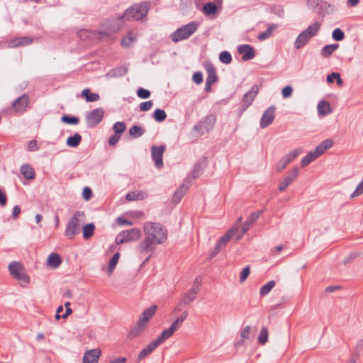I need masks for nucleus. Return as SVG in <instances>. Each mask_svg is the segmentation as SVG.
Segmentation results:
<instances>
[{
    "label": "nucleus",
    "instance_id": "24",
    "mask_svg": "<svg viewBox=\"0 0 363 363\" xmlns=\"http://www.w3.org/2000/svg\"><path fill=\"white\" fill-rule=\"evenodd\" d=\"M85 214L82 212H76L69 221L67 227H79L81 223L84 220Z\"/></svg>",
    "mask_w": 363,
    "mask_h": 363
},
{
    "label": "nucleus",
    "instance_id": "14",
    "mask_svg": "<svg viewBox=\"0 0 363 363\" xmlns=\"http://www.w3.org/2000/svg\"><path fill=\"white\" fill-rule=\"evenodd\" d=\"M165 150L164 145L156 146L153 145L151 147V156L155 162V165L158 169H160L163 167V154Z\"/></svg>",
    "mask_w": 363,
    "mask_h": 363
},
{
    "label": "nucleus",
    "instance_id": "48",
    "mask_svg": "<svg viewBox=\"0 0 363 363\" xmlns=\"http://www.w3.org/2000/svg\"><path fill=\"white\" fill-rule=\"evenodd\" d=\"M332 37L335 40L340 41L345 38V33L340 28H335L333 32Z\"/></svg>",
    "mask_w": 363,
    "mask_h": 363
},
{
    "label": "nucleus",
    "instance_id": "59",
    "mask_svg": "<svg viewBox=\"0 0 363 363\" xmlns=\"http://www.w3.org/2000/svg\"><path fill=\"white\" fill-rule=\"evenodd\" d=\"M193 80L197 84H201L203 81L202 73L200 72H195L193 75Z\"/></svg>",
    "mask_w": 363,
    "mask_h": 363
},
{
    "label": "nucleus",
    "instance_id": "10",
    "mask_svg": "<svg viewBox=\"0 0 363 363\" xmlns=\"http://www.w3.org/2000/svg\"><path fill=\"white\" fill-rule=\"evenodd\" d=\"M240 228H230L226 233L223 235L217 242V244L223 249L228 242L233 238L235 237V240H239L242 238L244 234L247 232L248 228H241V230L236 235L237 232Z\"/></svg>",
    "mask_w": 363,
    "mask_h": 363
},
{
    "label": "nucleus",
    "instance_id": "18",
    "mask_svg": "<svg viewBox=\"0 0 363 363\" xmlns=\"http://www.w3.org/2000/svg\"><path fill=\"white\" fill-rule=\"evenodd\" d=\"M101 354L100 349H92L86 351L83 357V363H98Z\"/></svg>",
    "mask_w": 363,
    "mask_h": 363
},
{
    "label": "nucleus",
    "instance_id": "33",
    "mask_svg": "<svg viewBox=\"0 0 363 363\" xmlns=\"http://www.w3.org/2000/svg\"><path fill=\"white\" fill-rule=\"evenodd\" d=\"M120 256V253L117 252L110 259L108 267V272L109 275H111L113 273L114 269L116 268V264L118 262Z\"/></svg>",
    "mask_w": 363,
    "mask_h": 363
},
{
    "label": "nucleus",
    "instance_id": "25",
    "mask_svg": "<svg viewBox=\"0 0 363 363\" xmlns=\"http://www.w3.org/2000/svg\"><path fill=\"white\" fill-rule=\"evenodd\" d=\"M21 172L27 179H33L35 177V173L33 168L27 164H23L21 166Z\"/></svg>",
    "mask_w": 363,
    "mask_h": 363
},
{
    "label": "nucleus",
    "instance_id": "39",
    "mask_svg": "<svg viewBox=\"0 0 363 363\" xmlns=\"http://www.w3.org/2000/svg\"><path fill=\"white\" fill-rule=\"evenodd\" d=\"M277 28L276 25H271L265 31L262 32L259 34L257 38L260 40H264L269 38L272 34L274 29Z\"/></svg>",
    "mask_w": 363,
    "mask_h": 363
},
{
    "label": "nucleus",
    "instance_id": "64",
    "mask_svg": "<svg viewBox=\"0 0 363 363\" xmlns=\"http://www.w3.org/2000/svg\"><path fill=\"white\" fill-rule=\"evenodd\" d=\"M28 150L30 151H35L38 150V143L35 140H32L29 142Z\"/></svg>",
    "mask_w": 363,
    "mask_h": 363
},
{
    "label": "nucleus",
    "instance_id": "47",
    "mask_svg": "<svg viewBox=\"0 0 363 363\" xmlns=\"http://www.w3.org/2000/svg\"><path fill=\"white\" fill-rule=\"evenodd\" d=\"M301 150H294L289 153H288L284 158L287 161V162L289 164L294 159H296L298 155L301 153Z\"/></svg>",
    "mask_w": 363,
    "mask_h": 363
},
{
    "label": "nucleus",
    "instance_id": "49",
    "mask_svg": "<svg viewBox=\"0 0 363 363\" xmlns=\"http://www.w3.org/2000/svg\"><path fill=\"white\" fill-rule=\"evenodd\" d=\"M137 94L140 99H147L150 96V91L143 88H139L137 91Z\"/></svg>",
    "mask_w": 363,
    "mask_h": 363
},
{
    "label": "nucleus",
    "instance_id": "60",
    "mask_svg": "<svg viewBox=\"0 0 363 363\" xmlns=\"http://www.w3.org/2000/svg\"><path fill=\"white\" fill-rule=\"evenodd\" d=\"M91 194H92V191L91 190L90 188L89 187H85L84 189H83V198L86 200V201H88L91 199Z\"/></svg>",
    "mask_w": 363,
    "mask_h": 363
},
{
    "label": "nucleus",
    "instance_id": "46",
    "mask_svg": "<svg viewBox=\"0 0 363 363\" xmlns=\"http://www.w3.org/2000/svg\"><path fill=\"white\" fill-rule=\"evenodd\" d=\"M81 228H66L65 231V236L69 239H73L75 235L80 233Z\"/></svg>",
    "mask_w": 363,
    "mask_h": 363
},
{
    "label": "nucleus",
    "instance_id": "53",
    "mask_svg": "<svg viewBox=\"0 0 363 363\" xmlns=\"http://www.w3.org/2000/svg\"><path fill=\"white\" fill-rule=\"evenodd\" d=\"M293 92V89L291 86H286L283 88L281 91V94L284 98H287L291 96Z\"/></svg>",
    "mask_w": 363,
    "mask_h": 363
},
{
    "label": "nucleus",
    "instance_id": "26",
    "mask_svg": "<svg viewBox=\"0 0 363 363\" xmlns=\"http://www.w3.org/2000/svg\"><path fill=\"white\" fill-rule=\"evenodd\" d=\"M318 113L321 116H326L332 112L330 104L326 101L319 102L318 105Z\"/></svg>",
    "mask_w": 363,
    "mask_h": 363
},
{
    "label": "nucleus",
    "instance_id": "13",
    "mask_svg": "<svg viewBox=\"0 0 363 363\" xmlns=\"http://www.w3.org/2000/svg\"><path fill=\"white\" fill-rule=\"evenodd\" d=\"M259 92V86L257 85H253L250 90L248 91L242 97L241 100V106L242 108V111H245L247 108H248L254 99L257 96Z\"/></svg>",
    "mask_w": 363,
    "mask_h": 363
},
{
    "label": "nucleus",
    "instance_id": "6",
    "mask_svg": "<svg viewBox=\"0 0 363 363\" xmlns=\"http://www.w3.org/2000/svg\"><path fill=\"white\" fill-rule=\"evenodd\" d=\"M9 269L11 275L18 280L21 286H26L30 283V278L26 273L25 268L21 262H11L9 266Z\"/></svg>",
    "mask_w": 363,
    "mask_h": 363
},
{
    "label": "nucleus",
    "instance_id": "4",
    "mask_svg": "<svg viewBox=\"0 0 363 363\" xmlns=\"http://www.w3.org/2000/svg\"><path fill=\"white\" fill-rule=\"evenodd\" d=\"M198 26V23L196 22H191L186 25L181 26L172 33V40L174 43H177L187 39L196 31Z\"/></svg>",
    "mask_w": 363,
    "mask_h": 363
},
{
    "label": "nucleus",
    "instance_id": "11",
    "mask_svg": "<svg viewBox=\"0 0 363 363\" xmlns=\"http://www.w3.org/2000/svg\"><path fill=\"white\" fill-rule=\"evenodd\" d=\"M104 117V110L97 108L89 112L86 116V123L88 128H93L99 124Z\"/></svg>",
    "mask_w": 363,
    "mask_h": 363
},
{
    "label": "nucleus",
    "instance_id": "37",
    "mask_svg": "<svg viewBox=\"0 0 363 363\" xmlns=\"http://www.w3.org/2000/svg\"><path fill=\"white\" fill-rule=\"evenodd\" d=\"M217 6L214 3L208 2L203 6V12L206 15H211L216 13Z\"/></svg>",
    "mask_w": 363,
    "mask_h": 363
},
{
    "label": "nucleus",
    "instance_id": "55",
    "mask_svg": "<svg viewBox=\"0 0 363 363\" xmlns=\"http://www.w3.org/2000/svg\"><path fill=\"white\" fill-rule=\"evenodd\" d=\"M116 223L119 225H133V223L131 221L125 219L123 217H118L116 219Z\"/></svg>",
    "mask_w": 363,
    "mask_h": 363
},
{
    "label": "nucleus",
    "instance_id": "7",
    "mask_svg": "<svg viewBox=\"0 0 363 363\" xmlns=\"http://www.w3.org/2000/svg\"><path fill=\"white\" fill-rule=\"evenodd\" d=\"M142 235L140 228H130L121 232L116 238V245L133 242L138 240Z\"/></svg>",
    "mask_w": 363,
    "mask_h": 363
},
{
    "label": "nucleus",
    "instance_id": "1",
    "mask_svg": "<svg viewBox=\"0 0 363 363\" xmlns=\"http://www.w3.org/2000/svg\"><path fill=\"white\" fill-rule=\"evenodd\" d=\"M144 232L145 238L138 246V251L140 254H147L152 251V245L162 243L167 238L165 228H144Z\"/></svg>",
    "mask_w": 363,
    "mask_h": 363
},
{
    "label": "nucleus",
    "instance_id": "20",
    "mask_svg": "<svg viewBox=\"0 0 363 363\" xmlns=\"http://www.w3.org/2000/svg\"><path fill=\"white\" fill-rule=\"evenodd\" d=\"M238 50L242 55V60L244 61L252 60L255 57V51L249 45H240Z\"/></svg>",
    "mask_w": 363,
    "mask_h": 363
},
{
    "label": "nucleus",
    "instance_id": "32",
    "mask_svg": "<svg viewBox=\"0 0 363 363\" xmlns=\"http://www.w3.org/2000/svg\"><path fill=\"white\" fill-rule=\"evenodd\" d=\"M82 139V136L79 133H75L74 135L67 138L66 144L70 147H76L80 144Z\"/></svg>",
    "mask_w": 363,
    "mask_h": 363
},
{
    "label": "nucleus",
    "instance_id": "34",
    "mask_svg": "<svg viewBox=\"0 0 363 363\" xmlns=\"http://www.w3.org/2000/svg\"><path fill=\"white\" fill-rule=\"evenodd\" d=\"M121 28V26L117 24L116 26H113L109 31H99V38L101 40H104L106 38H108L111 34L118 32Z\"/></svg>",
    "mask_w": 363,
    "mask_h": 363
},
{
    "label": "nucleus",
    "instance_id": "5",
    "mask_svg": "<svg viewBox=\"0 0 363 363\" xmlns=\"http://www.w3.org/2000/svg\"><path fill=\"white\" fill-rule=\"evenodd\" d=\"M320 25L318 22H315L309 26L305 30L302 31L297 37L294 43L296 49L303 48L308 40L315 36L318 32Z\"/></svg>",
    "mask_w": 363,
    "mask_h": 363
},
{
    "label": "nucleus",
    "instance_id": "16",
    "mask_svg": "<svg viewBox=\"0 0 363 363\" xmlns=\"http://www.w3.org/2000/svg\"><path fill=\"white\" fill-rule=\"evenodd\" d=\"M298 175V169L297 167L293 168L289 173V174L285 177L281 182H280L279 185V190L280 191H284L287 189V187L294 182Z\"/></svg>",
    "mask_w": 363,
    "mask_h": 363
},
{
    "label": "nucleus",
    "instance_id": "22",
    "mask_svg": "<svg viewBox=\"0 0 363 363\" xmlns=\"http://www.w3.org/2000/svg\"><path fill=\"white\" fill-rule=\"evenodd\" d=\"M204 66L208 74L206 82H208V83L211 82L212 84L215 83L218 80L215 67L211 62L205 63Z\"/></svg>",
    "mask_w": 363,
    "mask_h": 363
},
{
    "label": "nucleus",
    "instance_id": "38",
    "mask_svg": "<svg viewBox=\"0 0 363 363\" xmlns=\"http://www.w3.org/2000/svg\"><path fill=\"white\" fill-rule=\"evenodd\" d=\"M268 335L269 333L267 328L262 327L258 336V342L262 345H265L268 340Z\"/></svg>",
    "mask_w": 363,
    "mask_h": 363
},
{
    "label": "nucleus",
    "instance_id": "52",
    "mask_svg": "<svg viewBox=\"0 0 363 363\" xmlns=\"http://www.w3.org/2000/svg\"><path fill=\"white\" fill-rule=\"evenodd\" d=\"M250 274V267H245L240 272V281L244 282Z\"/></svg>",
    "mask_w": 363,
    "mask_h": 363
},
{
    "label": "nucleus",
    "instance_id": "63",
    "mask_svg": "<svg viewBox=\"0 0 363 363\" xmlns=\"http://www.w3.org/2000/svg\"><path fill=\"white\" fill-rule=\"evenodd\" d=\"M320 145L323 147L325 150L330 148L333 145V141L332 140H325L320 143Z\"/></svg>",
    "mask_w": 363,
    "mask_h": 363
},
{
    "label": "nucleus",
    "instance_id": "41",
    "mask_svg": "<svg viewBox=\"0 0 363 363\" xmlns=\"http://www.w3.org/2000/svg\"><path fill=\"white\" fill-rule=\"evenodd\" d=\"M261 213V211L252 213L245 221L246 227H250V225H253Z\"/></svg>",
    "mask_w": 363,
    "mask_h": 363
},
{
    "label": "nucleus",
    "instance_id": "27",
    "mask_svg": "<svg viewBox=\"0 0 363 363\" xmlns=\"http://www.w3.org/2000/svg\"><path fill=\"white\" fill-rule=\"evenodd\" d=\"M146 197V194L142 191H133L128 193L125 198L128 201L143 200Z\"/></svg>",
    "mask_w": 363,
    "mask_h": 363
},
{
    "label": "nucleus",
    "instance_id": "12",
    "mask_svg": "<svg viewBox=\"0 0 363 363\" xmlns=\"http://www.w3.org/2000/svg\"><path fill=\"white\" fill-rule=\"evenodd\" d=\"M30 104V97L24 94L14 100L11 105V109L18 113H23L27 111Z\"/></svg>",
    "mask_w": 363,
    "mask_h": 363
},
{
    "label": "nucleus",
    "instance_id": "21",
    "mask_svg": "<svg viewBox=\"0 0 363 363\" xmlns=\"http://www.w3.org/2000/svg\"><path fill=\"white\" fill-rule=\"evenodd\" d=\"M189 188V184H186L185 182L183 184H182L174 192L172 199V203H174V204H177L184 197Z\"/></svg>",
    "mask_w": 363,
    "mask_h": 363
},
{
    "label": "nucleus",
    "instance_id": "19",
    "mask_svg": "<svg viewBox=\"0 0 363 363\" xmlns=\"http://www.w3.org/2000/svg\"><path fill=\"white\" fill-rule=\"evenodd\" d=\"M33 42V38L28 36L16 38L9 42L8 47L15 48L21 46H26Z\"/></svg>",
    "mask_w": 363,
    "mask_h": 363
},
{
    "label": "nucleus",
    "instance_id": "2",
    "mask_svg": "<svg viewBox=\"0 0 363 363\" xmlns=\"http://www.w3.org/2000/svg\"><path fill=\"white\" fill-rule=\"evenodd\" d=\"M157 306L152 305L146 308L140 316L135 325L129 331L128 337L129 339H135L139 337L146 329L149 320L154 315L157 311Z\"/></svg>",
    "mask_w": 363,
    "mask_h": 363
},
{
    "label": "nucleus",
    "instance_id": "17",
    "mask_svg": "<svg viewBox=\"0 0 363 363\" xmlns=\"http://www.w3.org/2000/svg\"><path fill=\"white\" fill-rule=\"evenodd\" d=\"M274 112L275 108L274 106H270L265 110L260 119V127L262 128H267L273 122L275 117Z\"/></svg>",
    "mask_w": 363,
    "mask_h": 363
},
{
    "label": "nucleus",
    "instance_id": "50",
    "mask_svg": "<svg viewBox=\"0 0 363 363\" xmlns=\"http://www.w3.org/2000/svg\"><path fill=\"white\" fill-rule=\"evenodd\" d=\"M153 106V101L150 100L140 104V110L142 111H149Z\"/></svg>",
    "mask_w": 363,
    "mask_h": 363
},
{
    "label": "nucleus",
    "instance_id": "35",
    "mask_svg": "<svg viewBox=\"0 0 363 363\" xmlns=\"http://www.w3.org/2000/svg\"><path fill=\"white\" fill-rule=\"evenodd\" d=\"M145 133V130L140 126L134 125L129 129V134L131 137L137 138L140 137Z\"/></svg>",
    "mask_w": 363,
    "mask_h": 363
},
{
    "label": "nucleus",
    "instance_id": "8",
    "mask_svg": "<svg viewBox=\"0 0 363 363\" xmlns=\"http://www.w3.org/2000/svg\"><path fill=\"white\" fill-rule=\"evenodd\" d=\"M216 121V116L214 114L208 115L194 125V130L200 135H204L213 129Z\"/></svg>",
    "mask_w": 363,
    "mask_h": 363
},
{
    "label": "nucleus",
    "instance_id": "54",
    "mask_svg": "<svg viewBox=\"0 0 363 363\" xmlns=\"http://www.w3.org/2000/svg\"><path fill=\"white\" fill-rule=\"evenodd\" d=\"M288 164H289V163L287 162V161L283 157L279 161L277 166V170L278 172H281L283 169H284L286 168V167Z\"/></svg>",
    "mask_w": 363,
    "mask_h": 363
},
{
    "label": "nucleus",
    "instance_id": "43",
    "mask_svg": "<svg viewBox=\"0 0 363 363\" xmlns=\"http://www.w3.org/2000/svg\"><path fill=\"white\" fill-rule=\"evenodd\" d=\"M61 121L65 123L74 124V125L78 124L79 122V119L78 117L71 116H68V115H64L61 118Z\"/></svg>",
    "mask_w": 363,
    "mask_h": 363
},
{
    "label": "nucleus",
    "instance_id": "42",
    "mask_svg": "<svg viewBox=\"0 0 363 363\" xmlns=\"http://www.w3.org/2000/svg\"><path fill=\"white\" fill-rule=\"evenodd\" d=\"M153 118L156 121L162 122L166 119L167 114L164 110L157 108L153 113Z\"/></svg>",
    "mask_w": 363,
    "mask_h": 363
},
{
    "label": "nucleus",
    "instance_id": "9",
    "mask_svg": "<svg viewBox=\"0 0 363 363\" xmlns=\"http://www.w3.org/2000/svg\"><path fill=\"white\" fill-rule=\"evenodd\" d=\"M188 312L184 311L182 314L178 317L172 324V325L163 330L158 336L163 342L169 338L174 333L182 327V323L187 318Z\"/></svg>",
    "mask_w": 363,
    "mask_h": 363
},
{
    "label": "nucleus",
    "instance_id": "45",
    "mask_svg": "<svg viewBox=\"0 0 363 363\" xmlns=\"http://www.w3.org/2000/svg\"><path fill=\"white\" fill-rule=\"evenodd\" d=\"M219 60L223 63L229 64L232 61V57L229 52L223 51L219 55Z\"/></svg>",
    "mask_w": 363,
    "mask_h": 363
},
{
    "label": "nucleus",
    "instance_id": "62",
    "mask_svg": "<svg viewBox=\"0 0 363 363\" xmlns=\"http://www.w3.org/2000/svg\"><path fill=\"white\" fill-rule=\"evenodd\" d=\"M201 284V280L199 277H196L194 280V282L193 284V286L191 289H195L197 292H199L200 291V286Z\"/></svg>",
    "mask_w": 363,
    "mask_h": 363
},
{
    "label": "nucleus",
    "instance_id": "29",
    "mask_svg": "<svg viewBox=\"0 0 363 363\" xmlns=\"http://www.w3.org/2000/svg\"><path fill=\"white\" fill-rule=\"evenodd\" d=\"M339 48V45L335 44H331L324 46L321 50V55L327 58L330 57L336 50H337Z\"/></svg>",
    "mask_w": 363,
    "mask_h": 363
},
{
    "label": "nucleus",
    "instance_id": "36",
    "mask_svg": "<svg viewBox=\"0 0 363 363\" xmlns=\"http://www.w3.org/2000/svg\"><path fill=\"white\" fill-rule=\"evenodd\" d=\"M275 281L272 280L267 282L266 284L262 286L259 291V294L261 296H264L267 295L270 291L274 288L275 286Z\"/></svg>",
    "mask_w": 363,
    "mask_h": 363
},
{
    "label": "nucleus",
    "instance_id": "30",
    "mask_svg": "<svg viewBox=\"0 0 363 363\" xmlns=\"http://www.w3.org/2000/svg\"><path fill=\"white\" fill-rule=\"evenodd\" d=\"M82 96H83L87 102H94L99 99V95L96 93H91L89 89H85L82 91Z\"/></svg>",
    "mask_w": 363,
    "mask_h": 363
},
{
    "label": "nucleus",
    "instance_id": "15",
    "mask_svg": "<svg viewBox=\"0 0 363 363\" xmlns=\"http://www.w3.org/2000/svg\"><path fill=\"white\" fill-rule=\"evenodd\" d=\"M164 342L159 337L149 343L145 348H143L138 355L137 362H140L147 356L151 354L159 345L162 344Z\"/></svg>",
    "mask_w": 363,
    "mask_h": 363
},
{
    "label": "nucleus",
    "instance_id": "56",
    "mask_svg": "<svg viewBox=\"0 0 363 363\" xmlns=\"http://www.w3.org/2000/svg\"><path fill=\"white\" fill-rule=\"evenodd\" d=\"M121 136L120 135L118 134H116L115 133L113 135H112L109 140H108V143L111 146H114L117 144V143L118 142V140L121 139Z\"/></svg>",
    "mask_w": 363,
    "mask_h": 363
},
{
    "label": "nucleus",
    "instance_id": "23",
    "mask_svg": "<svg viewBox=\"0 0 363 363\" xmlns=\"http://www.w3.org/2000/svg\"><path fill=\"white\" fill-rule=\"evenodd\" d=\"M198 293L199 292H197L195 289H190L189 291L183 296L182 298L178 303V306L190 303L196 298Z\"/></svg>",
    "mask_w": 363,
    "mask_h": 363
},
{
    "label": "nucleus",
    "instance_id": "3",
    "mask_svg": "<svg viewBox=\"0 0 363 363\" xmlns=\"http://www.w3.org/2000/svg\"><path fill=\"white\" fill-rule=\"evenodd\" d=\"M150 7V2L135 4L129 7L123 15L118 18L120 21H140L145 18Z\"/></svg>",
    "mask_w": 363,
    "mask_h": 363
},
{
    "label": "nucleus",
    "instance_id": "61",
    "mask_svg": "<svg viewBox=\"0 0 363 363\" xmlns=\"http://www.w3.org/2000/svg\"><path fill=\"white\" fill-rule=\"evenodd\" d=\"M221 250H222V248L218 244H216L215 247L213 249V250L209 254V259H212L214 257H216Z\"/></svg>",
    "mask_w": 363,
    "mask_h": 363
},
{
    "label": "nucleus",
    "instance_id": "51",
    "mask_svg": "<svg viewBox=\"0 0 363 363\" xmlns=\"http://www.w3.org/2000/svg\"><path fill=\"white\" fill-rule=\"evenodd\" d=\"M363 194V182H361L359 185L357 186L354 191L350 195V198L353 199L354 197H357Z\"/></svg>",
    "mask_w": 363,
    "mask_h": 363
},
{
    "label": "nucleus",
    "instance_id": "58",
    "mask_svg": "<svg viewBox=\"0 0 363 363\" xmlns=\"http://www.w3.org/2000/svg\"><path fill=\"white\" fill-rule=\"evenodd\" d=\"M95 228H83V237L87 240L90 238L94 234V230Z\"/></svg>",
    "mask_w": 363,
    "mask_h": 363
},
{
    "label": "nucleus",
    "instance_id": "57",
    "mask_svg": "<svg viewBox=\"0 0 363 363\" xmlns=\"http://www.w3.org/2000/svg\"><path fill=\"white\" fill-rule=\"evenodd\" d=\"M250 332H251L250 326V325L245 326L241 332V337H242V339H249Z\"/></svg>",
    "mask_w": 363,
    "mask_h": 363
},
{
    "label": "nucleus",
    "instance_id": "28",
    "mask_svg": "<svg viewBox=\"0 0 363 363\" xmlns=\"http://www.w3.org/2000/svg\"><path fill=\"white\" fill-rule=\"evenodd\" d=\"M62 262L60 256L57 253H51L48 258V264L52 268L58 267Z\"/></svg>",
    "mask_w": 363,
    "mask_h": 363
},
{
    "label": "nucleus",
    "instance_id": "44",
    "mask_svg": "<svg viewBox=\"0 0 363 363\" xmlns=\"http://www.w3.org/2000/svg\"><path fill=\"white\" fill-rule=\"evenodd\" d=\"M125 128L126 125L124 122H116L113 126L115 133L120 135L125 130Z\"/></svg>",
    "mask_w": 363,
    "mask_h": 363
},
{
    "label": "nucleus",
    "instance_id": "31",
    "mask_svg": "<svg viewBox=\"0 0 363 363\" xmlns=\"http://www.w3.org/2000/svg\"><path fill=\"white\" fill-rule=\"evenodd\" d=\"M137 36L132 32L129 31L126 37L121 40V44L123 48H129L135 40Z\"/></svg>",
    "mask_w": 363,
    "mask_h": 363
},
{
    "label": "nucleus",
    "instance_id": "40",
    "mask_svg": "<svg viewBox=\"0 0 363 363\" xmlns=\"http://www.w3.org/2000/svg\"><path fill=\"white\" fill-rule=\"evenodd\" d=\"M317 158L316 155L313 152H310L306 157H304L301 162V165L302 167H306L311 162Z\"/></svg>",
    "mask_w": 363,
    "mask_h": 363
}]
</instances>
